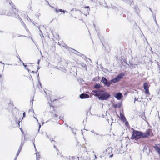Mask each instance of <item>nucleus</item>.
Listing matches in <instances>:
<instances>
[{"label": "nucleus", "instance_id": "obj_1", "mask_svg": "<svg viewBox=\"0 0 160 160\" xmlns=\"http://www.w3.org/2000/svg\"><path fill=\"white\" fill-rule=\"evenodd\" d=\"M151 130L149 129L147 130L146 132L142 133V132L137 131H134L132 135V138L136 140L141 138H146L149 136L150 134Z\"/></svg>", "mask_w": 160, "mask_h": 160}, {"label": "nucleus", "instance_id": "obj_2", "mask_svg": "<svg viewBox=\"0 0 160 160\" xmlns=\"http://www.w3.org/2000/svg\"><path fill=\"white\" fill-rule=\"evenodd\" d=\"M110 94L107 92L100 91V93H97L95 96L97 97L99 100H106L110 97Z\"/></svg>", "mask_w": 160, "mask_h": 160}, {"label": "nucleus", "instance_id": "obj_3", "mask_svg": "<svg viewBox=\"0 0 160 160\" xmlns=\"http://www.w3.org/2000/svg\"><path fill=\"white\" fill-rule=\"evenodd\" d=\"M124 75L123 73H122L118 75L116 78H114L110 81L111 84L115 83L119 81Z\"/></svg>", "mask_w": 160, "mask_h": 160}, {"label": "nucleus", "instance_id": "obj_4", "mask_svg": "<svg viewBox=\"0 0 160 160\" xmlns=\"http://www.w3.org/2000/svg\"><path fill=\"white\" fill-rule=\"evenodd\" d=\"M114 96L118 100H121L123 97L122 94L120 92H118L115 94Z\"/></svg>", "mask_w": 160, "mask_h": 160}, {"label": "nucleus", "instance_id": "obj_5", "mask_svg": "<svg viewBox=\"0 0 160 160\" xmlns=\"http://www.w3.org/2000/svg\"><path fill=\"white\" fill-rule=\"evenodd\" d=\"M102 81L103 83L108 86H109L111 84L110 82H108L107 79L104 77L102 78Z\"/></svg>", "mask_w": 160, "mask_h": 160}, {"label": "nucleus", "instance_id": "obj_6", "mask_svg": "<svg viewBox=\"0 0 160 160\" xmlns=\"http://www.w3.org/2000/svg\"><path fill=\"white\" fill-rule=\"evenodd\" d=\"M155 149L157 151L158 153L160 154V144H157L154 146Z\"/></svg>", "mask_w": 160, "mask_h": 160}, {"label": "nucleus", "instance_id": "obj_7", "mask_svg": "<svg viewBox=\"0 0 160 160\" xmlns=\"http://www.w3.org/2000/svg\"><path fill=\"white\" fill-rule=\"evenodd\" d=\"M89 97V95L87 94L82 93L80 95V98L81 99L87 98Z\"/></svg>", "mask_w": 160, "mask_h": 160}, {"label": "nucleus", "instance_id": "obj_8", "mask_svg": "<svg viewBox=\"0 0 160 160\" xmlns=\"http://www.w3.org/2000/svg\"><path fill=\"white\" fill-rule=\"evenodd\" d=\"M120 118L122 121L124 122L126 121V118L123 114L121 113H120Z\"/></svg>", "mask_w": 160, "mask_h": 160}, {"label": "nucleus", "instance_id": "obj_9", "mask_svg": "<svg viewBox=\"0 0 160 160\" xmlns=\"http://www.w3.org/2000/svg\"><path fill=\"white\" fill-rule=\"evenodd\" d=\"M68 159L69 160H73L75 159L76 160H79L78 157H76L74 156H69Z\"/></svg>", "mask_w": 160, "mask_h": 160}, {"label": "nucleus", "instance_id": "obj_10", "mask_svg": "<svg viewBox=\"0 0 160 160\" xmlns=\"http://www.w3.org/2000/svg\"><path fill=\"white\" fill-rule=\"evenodd\" d=\"M149 86V84L148 83L145 82L143 84V87L144 89H148Z\"/></svg>", "mask_w": 160, "mask_h": 160}, {"label": "nucleus", "instance_id": "obj_11", "mask_svg": "<svg viewBox=\"0 0 160 160\" xmlns=\"http://www.w3.org/2000/svg\"><path fill=\"white\" fill-rule=\"evenodd\" d=\"M36 160H39L40 157V155L39 152H36Z\"/></svg>", "mask_w": 160, "mask_h": 160}, {"label": "nucleus", "instance_id": "obj_12", "mask_svg": "<svg viewBox=\"0 0 160 160\" xmlns=\"http://www.w3.org/2000/svg\"><path fill=\"white\" fill-rule=\"evenodd\" d=\"M100 86L99 84H96L94 86V87L96 88H100Z\"/></svg>", "mask_w": 160, "mask_h": 160}, {"label": "nucleus", "instance_id": "obj_13", "mask_svg": "<svg viewBox=\"0 0 160 160\" xmlns=\"http://www.w3.org/2000/svg\"><path fill=\"white\" fill-rule=\"evenodd\" d=\"M92 92L95 93V94H93V95L95 96V95L97 93H100V92L98 91L97 90H93L92 91Z\"/></svg>", "mask_w": 160, "mask_h": 160}, {"label": "nucleus", "instance_id": "obj_14", "mask_svg": "<svg viewBox=\"0 0 160 160\" xmlns=\"http://www.w3.org/2000/svg\"><path fill=\"white\" fill-rule=\"evenodd\" d=\"M121 106V104L120 103H119L118 104H116L115 105V107H117V108H120Z\"/></svg>", "mask_w": 160, "mask_h": 160}, {"label": "nucleus", "instance_id": "obj_15", "mask_svg": "<svg viewBox=\"0 0 160 160\" xmlns=\"http://www.w3.org/2000/svg\"><path fill=\"white\" fill-rule=\"evenodd\" d=\"M55 11L56 12H57V13H58V12H61V11H62V9H59L58 10L56 9V8H55Z\"/></svg>", "mask_w": 160, "mask_h": 160}, {"label": "nucleus", "instance_id": "obj_16", "mask_svg": "<svg viewBox=\"0 0 160 160\" xmlns=\"http://www.w3.org/2000/svg\"><path fill=\"white\" fill-rule=\"evenodd\" d=\"M145 92L148 94V95H149L150 94V93H149V90H148V89H145Z\"/></svg>", "mask_w": 160, "mask_h": 160}, {"label": "nucleus", "instance_id": "obj_17", "mask_svg": "<svg viewBox=\"0 0 160 160\" xmlns=\"http://www.w3.org/2000/svg\"><path fill=\"white\" fill-rule=\"evenodd\" d=\"M112 150V149L111 148H107V149L106 150L107 151H110V152Z\"/></svg>", "mask_w": 160, "mask_h": 160}, {"label": "nucleus", "instance_id": "obj_18", "mask_svg": "<svg viewBox=\"0 0 160 160\" xmlns=\"http://www.w3.org/2000/svg\"><path fill=\"white\" fill-rule=\"evenodd\" d=\"M20 152V151H19L18 150V152H17V157L18 156V155Z\"/></svg>", "mask_w": 160, "mask_h": 160}, {"label": "nucleus", "instance_id": "obj_19", "mask_svg": "<svg viewBox=\"0 0 160 160\" xmlns=\"http://www.w3.org/2000/svg\"><path fill=\"white\" fill-rule=\"evenodd\" d=\"M86 8H88V10H87V11L88 12L89 11V7H88H88H86L85 8V9H86Z\"/></svg>", "mask_w": 160, "mask_h": 160}, {"label": "nucleus", "instance_id": "obj_20", "mask_svg": "<svg viewBox=\"0 0 160 160\" xmlns=\"http://www.w3.org/2000/svg\"><path fill=\"white\" fill-rule=\"evenodd\" d=\"M21 149H22V146H21V145L18 150L21 151Z\"/></svg>", "mask_w": 160, "mask_h": 160}, {"label": "nucleus", "instance_id": "obj_21", "mask_svg": "<svg viewBox=\"0 0 160 160\" xmlns=\"http://www.w3.org/2000/svg\"><path fill=\"white\" fill-rule=\"evenodd\" d=\"M26 68V69H27V70H28L29 72L30 71V70H29V69L28 68H27V67H26V68Z\"/></svg>", "mask_w": 160, "mask_h": 160}, {"label": "nucleus", "instance_id": "obj_22", "mask_svg": "<svg viewBox=\"0 0 160 160\" xmlns=\"http://www.w3.org/2000/svg\"><path fill=\"white\" fill-rule=\"evenodd\" d=\"M38 124L39 125V129L41 127V125H40V123L39 122H38Z\"/></svg>", "mask_w": 160, "mask_h": 160}, {"label": "nucleus", "instance_id": "obj_23", "mask_svg": "<svg viewBox=\"0 0 160 160\" xmlns=\"http://www.w3.org/2000/svg\"><path fill=\"white\" fill-rule=\"evenodd\" d=\"M34 117V118L35 119H36V120H37V122H38V119H37V118L35 117Z\"/></svg>", "mask_w": 160, "mask_h": 160}, {"label": "nucleus", "instance_id": "obj_24", "mask_svg": "<svg viewBox=\"0 0 160 160\" xmlns=\"http://www.w3.org/2000/svg\"><path fill=\"white\" fill-rule=\"evenodd\" d=\"M23 66H24V67H25V68H26L27 67V65L24 64V63H23Z\"/></svg>", "mask_w": 160, "mask_h": 160}, {"label": "nucleus", "instance_id": "obj_25", "mask_svg": "<svg viewBox=\"0 0 160 160\" xmlns=\"http://www.w3.org/2000/svg\"><path fill=\"white\" fill-rule=\"evenodd\" d=\"M23 66H24V67H25V68H26L27 67V65L24 64V63H23Z\"/></svg>", "mask_w": 160, "mask_h": 160}, {"label": "nucleus", "instance_id": "obj_26", "mask_svg": "<svg viewBox=\"0 0 160 160\" xmlns=\"http://www.w3.org/2000/svg\"><path fill=\"white\" fill-rule=\"evenodd\" d=\"M40 68V67H39V66H38V68H37V72H38V70H39Z\"/></svg>", "mask_w": 160, "mask_h": 160}, {"label": "nucleus", "instance_id": "obj_27", "mask_svg": "<svg viewBox=\"0 0 160 160\" xmlns=\"http://www.w3.org/2000/svg\"><path fill=\"white\" fill-rule=\"evenodd\" d=\"M25 112H24L23 113V117H25Z\"/></svg>", "mask_w": 160, "mask_h": 160}, {"label": "nucleus", "instance_id": "obj_28", "mask_svg": "<svg viewBox=\"0 0 160 160\" xmlns=\"http://www.w3.org/2000/svg\"><path fill=\"white\" fill-rule=\"evenodd\" d=\"M125 124L126 125H127V126H128V122H125Z\"/></svg>", "mask_w": 160, "mask_h": 160}, {"label": "nucleus", "instance_id": "obj_29", "mask_svg": "<svg viewBox=\"0 0 160 160\" xmlns=\"http://www.w3.org/2000/svg\"><path fill=\"white\" fill-rule=\"evenodd\" d=\"M61 12L64 13L65 12V11L64 10H62V11H61Z\"/></svg>", "mask_w": 160, "mask_h": 160}, {"label": "nucleus", "instance_id": "obj_30", "mask_svg": "<svg viewBox=\"0 0 160 160\" xmlns=\"http://www.w3.org/2000/svg\"><path fill=\"white\" fill-rule=\"evenodd\" d=\"M136 100H138V99H136V98H135V102Z\"/></svg>", "mask_w": 160, "mask_h": 160}, {"label": "nucleus", "instance_id": "obj_31", "mask_svg": "<svg viewBox=\"0 0 160 160\" xmlns=\"http://www.w3.org/2000/svg\"><path fill=\"white\" fill-rule=\"evenodd\" d=\"M23 135L22 134V140H23Z\"/></svg>", "mask_w": 160, "mask_h": 160}, {"label": "nucleus", "instance_id": "obj_32", "mask_svg": "<svg viewBox=\"0 0 160 160\" xmlns=\"http://www.w3.org/2000/svg\"><path fill=\"white\" fill-rule=\"evenodd\" d=\"M95 159L97 158L95 155Z\"/></svg>", "mask_w": 160, "mask_h": 160}, {"label": "nucleus", "instance_id": "obj_33", "mask_svg": "<svg viewBox=\"0 0 160 160\" xmlns=\"http://www.w3.org/2000/svg\"><path fill=\"white\" fill-rule=\"evenodd\" d=\"M0 63H2L3 64H4V63H2V62H0Z\"/></svg>", "mask_w": 160, "mask_h": 160}, {"label": "nucleus", "instance_id": "obj_34", "mask_svg": "<svg viewBox=\"0 0 160 160\" xmlns=\"http://www.w3.org/2000/svg\"><path fill=\"white\" fill-rule=\"evenodd\" d=\"M40 61V60H38V64H39V62Z\"/></svg>", "mask_w": 160, "mask_h": 160}, {"label": "nucleus", "instance_id": "obj_35", "mask_svg": "<svg viewBox=\"0 0 160 160\" xmlns=\"http://www.w3.org/2000/svg\"><path fill=\"white\" fill-rule=\"evenodd\" d=\"M95 134H96V135H98V134H97V133H95Z\"/></svg>", "mask_w": 160, "mask_h": 160}, {"label": "nucleus", "instance_id": "obj_36", "mask_svg": "<svg viewBox=\"0 0 160 160\" xmlns=\"http://www.w3.org/2000/svg\"><path fill=\"white\" fill-rule=\"evenodd\" d=\"M24 139H25V136H24Z\"/></svg>", "mask_w": 160, "mask_h": 160}, {"label": "nucleus", "instance_id": "obj_37", "mask_svg": "<svg viewBox=\"0 0 160 160\" xmlns=\"http://www.w3.org/2000/svg\"><path fill=\"white\" fill-rule=\"evenodd\" d=\"M34 72L33 71H32V72Z\"/></svg>", "mask_w": 160, "mask_h": 160}, {"label": "nucleus", "instance_id": "obj_38", "mask_svg": "<svg viewBox=\"0 0 160 160\" xmlns=\"http://www.w3.org/2000/svg\"><path fill=\"white\" fill-rule=\"evenodd\" d=\"M44 122H42V124H44Z\"/></svg>", "mask_w": 160, "mask_h": 160}, {"label": "nucleus", "instance_id": "obj_39", "mask_svg": "<svg viewBox=\"0 0 160 160\" xmlns=\"http://www.w3.org/2000/svg\"><path fill=\"white\" fill-rule=\"evenodd\" d=\"M1 78V75H0V78Z\"/></svg>", "mask_w": 160, "mask_h": 160}]
</instances>
